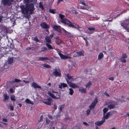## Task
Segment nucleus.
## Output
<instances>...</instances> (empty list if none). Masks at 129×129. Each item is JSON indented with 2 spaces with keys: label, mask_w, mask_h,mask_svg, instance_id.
I'll list each match as a JSON object with an SVG mask.
<instances>
[{
  "label": "nucleus",
  "mask_w": 129,
  "mask_h": 129,
  "mask_svg": "<svg viewBox=\"0 0 129 129\" xmlns=\"http://www.w3.org/2000/svg\"><path fill=\"white\" fill-rule=\"evenodd\" d=\"M20 7L21 9V12L24 14H28L29 12H30V14H31L34 13L33 12L35 9L34 8L33 3L26 4L25 6L23 5H21Z\"/></svg>",
  "instance_id": "1"
},
{
  "label": "nucleus",
  "mask_w": 129,
  "mask_h": 129,
  "mask_svg": "<svg viewBox=\"0 0 129 129\" xmlns=\"http://www.w3.org/2000/svg\"><path fill=\"white\" fill-rule=\"evenodd\" d=\"M59 17L61 20V22L67 25L68 26L70 27H73L74 25L68 20L65 18L64 15L61 14H59Z\"/></svg>",
  "instance_id": "2"
},
{
  "label": "nucleus",
  "mask_w": 129,
  "mask_h": 129,
  "mask_svg": "<svg viewBox=\"0 0 129 129\" xmlns=\"http://www.w3.org/2000/svg\"><path fill=\"white\" fill-rule=\"evenodd\" d=\"M121 25L127 31L129 32V18L125 20Z\"/></svg>",
  "instance_id": "3"
},
{
  "label": "nucleus",
  "mask_w": 129,
  "mask_h": 129,
  "mask_svg": "<svg viewBox=\"0 0 129 129\" xmlns=\"http://www.w3.org/2000/svg\"><path fill=\"white\" fill-rule=\"evenodd\" d=\"M48 94L53 98L56 99H59L60 98V95L58 92H55V94L51 93V92H48Z\"/></svg>",
  "instance_id": "4"
},
{
  "label": "nucleus",
  "mask_w": 129,
  "mask_h": 129,
  "mask_svg": "<svg viewBox=\"0 0 129 129\" xmlns=\"http://www.w3.org/2000/svg\"><path fill=\"white\" fill-rule=\"evenodd\" d=\"M53 75L55 77H60L61 76V73L60 70L57 69H55L52 72Z\"/></svg>",
  "instance_id": "5"
},
{
  "label": "nucleus",
  "mask_w": 129,
  "mask_h": 129,
  "mask_svg": "<svg viewBox=\"0 0 129 129\" xmlns=\"http://www.w3.org/2000/svg\"><path fill=\"white\" fill-rule=\"evenodd\" d=\"M110 103V104L108 106V107L110 109L115 108V105L117 104L116 102H115L112 101H111Z\"/></svg>",
  "instance_id": "6"
},
{
  "label": "nucleus",
  "mask_w": 129,
  "mask_h": 129,
  "mask_svg": "<svg viewBox=\"0 0 129 129\" xmlns=\"http://www.w3.org/2000/svg\"><path fill=\"white\" fill-rule=\"evenodd\" d=\"M39 60L42 61H45L47 60H48L49 61L51 62H53L54 61V59L53 57H51L50 58H49L47 57H40L39 59Z\"/></svg>",
  "instance_id": "7"
},
{
  "label": "nucleus",
  "mask_w": 129,
  "mask_h": 129,
  "mask_svg": "<svg viewBox=\"0 0 129 129\" xmlns=\"http://www.w3.org/2000/svg\"><path fill=\"white\" fill-rule=\"evenodd\" d=\"M67 83L70 86L73 88H79V87L77 86L75 83L69 82V80L67 79H66Z\"/></svg>",
  "instance_id": "8"
},
{
  "label": "nucleus",
  "mask_w": 129,
  "mask_h": 129,
  "mask_svg": "<svg viewBox=\"0 0 129 129\" xmlns=\"http://www.w3.org/2000/svg\"><path fill=\"white\" fill-rule=\"evenodd\" d=\"M52 101H53L52 99L50 98H49L48 99L44 101H43V102L46 105H50Z\"/></svg>",
  "instance_id": "9"
},
{
  "label": "nucleus",
  "mask_w": 129,
  "mask_h": 129,
  "mask_svg": "<svg viewBox=\"0 0 129 129\" xmlns=\"http://www.w3.org/2000/svg\"><path fill=\"white\" fill-rule=\"evenodd\" d=\"M40 26L43 28L48 29L49 27L48 24L45 22H43L40 24Z\"/></svg>",
  "instance_id": "10"
},
{
  "label": "nucleus",
  "mask_w": 129,
  "mask_h": 129,
  "mask_svg": "<svg viewBox=\"0 0 129 129\" xmlns=\"http://www.w3.org/2000/svg\"><path fill=\"white\" fill-rule=\"evenodd\" d=\"M102 121H98L95 122V125L100 126L103 124V123L105 122V120L104 118H102Z\"/></svg>",
  "instance_id": "11"
},
{
  "label": "nucleus",
  "mask_w": 129,
  "mask_h": 129,
  "mask_svg": "<svg viewBox=\"0 0 129 129\" xmlns=\"http://www.w3.org/2000/svg\"><path fill=\"white\" fill-rule=\"evenodd\" d=\"M53 28L54 30L57 31L59 32H60L61 31V28L59 26L57 25H54L53 26Z\"/></svg>",
  "instance_id": "12"
},
{
  "label": "nucleus",
  "mask_w": 129,
  "mask_h": 129,
  "mask_svg": "<svg viewBox=\"0 0 129 129\" xmlns=\"http://www.w3.org/2000/svg\"><path fill=\"white\" fill-rule=\"evenodd\" d=\"M11 3L9 0H3V3L4 6H10L12 4Z\"/></svg>",
  "instance_id": "13"
},
{
  "label": "nucleus",
  "mask_w": 129,
  "mask_h": 129,
  "mask_svg": "<svg viewBox=\"0 0 129 129\" xmlns=\"http://www.w3.org/2000/svg\"><path fill=\"white\" fill-rule=\"evenodd\" d=\"M32 86L34 87L35 88H40L41 89V87L38 85L36 83L34 82H33L31 84Z\"/></svg>",
  "instance_id": "14"
},
{
  "label": "nucleus",
  "mask_w": 129,
  "mask_h": 129,
  "mask_svg": "<svg viewBox=\"0 0 129 129\" xmlns=\"http://www.w3.org/2000/svg\"><path fill=\"white\" fill-rule=\"evenodd\" d=\"M48 129H57L56 126L53 123H50L48 127Z\"/></svg>",
  "instance_id": "15"
},
{
  "label": "nucleus",
  "mask_w": 129,
  "mask_h": 129,
  "mask_svg": "<svg viewBox=\"0 0 129 129\" xmlns=\"http://www.w3.org/2000/svg\"><path fill=\"white\" fill-rule=\"evenodd\" d=\"M88 29L90 31L89 33L91 34L93 32V31L95 30V27H87Z\"/></svg>",
  "instance_id": "16"
},
{
  "label": "nucleus",
  "mask_w": 129,
  "mask_h": 129,
  "mask_svg": "<svg viewBox=\"0 0 129 129\" xmlns=\"http://www.w3.org/2000/svg\"><path fill=\"white\" fill-rule=\"evenodd\" d=\"M9 99V97L7 96V95L6 93H4L3 94V101L5 102L6 100H8Z\"/></svg>",
  "instance_id": "17"
},
{
  "label": "nucleus",
  "mask_w": 129,
  "mask_h": 129,
  "mask_svg": "<svg viewBox=\"0 0 129 129\" xmlns=\"http://www.w3.org/2000/svg\"><path fill=\"white\" fill-rule=\"evenodd\" d=\"M8 63L9 64H11L13 61V57L11 58H9L8 59Z\"/></svg>",
  "instance_id": "18"
},
{
  "label": "nucleus",
  "mask_w": 129,
  "mask_h": 129,
  "mask_svg": "<svg viewBox=\"0 0 129 129\" xmlns=\"http://www.w3.org/2000/svg\"><path fill=\"white\" fill-rule=\"evenodd\" d=\"M79 90L82 93H85L86 92V89L82 87L79 88Z\"/></svg>",
  "instance_id": "19"
},
{
  "label": "nucleus",
  "mask_w": 129,
  "mask_h": 129,
  "mask_svg": "<svg viewBox=\"0 0 129 129\" xmlns=\"http://www.w3.org/2000/svg\"><path fill=\"white\" fill-rule=\"evenodd\" d=\"M45 40H46V42L48 43H51V38L49 36H47L45 38Z\"/></svg>",
  "instance_id": "20"
},
{
  "label": "nucleus",
  "mask_w": 129,
  "mask_h": 129,
  "mask_svg": "<svg viewBox=\"0 0 129 129\" xmlns=\"http://www.w3.org/2000/svg\"><path fill=\"white\" fill-rule=\"evenodd\" d=\"M110 115V112H108L105 115H104L103 117L102 118H104L105 119H105H107L109 117Z\"/></svg>",
  "instance_id": "21"
},
{
  "label": "nucleus",
  "mask_w": 129,
  "mask_h": 129,
  "mask_svg": "<svg viewBox=\"0 0 129 129\" xmlns=\"http://www.w3.org/2000/svg\"><path fill=\"white\" fill-rule=\"evenodd\" d=\"M98 102V100L96 98L94 100V101L91 104L94 107Z\"/></svg>",
  "instance_id": "22"
},
{
  "label": "nucleus",
  "mask_w": 129,
  "mask_h": 129,
  "mask_svg": "<svg viewBox=\"0 0 129 129\" xmlns=\"http://www.w3.org/2000/svg\"><path fill=\"white\" fill-rule=\"evenodd\" d=\"M127 57H121L120 58L121 61L123 63H125L126 61V60L125 58Z\"/></svg>",
  "instance_id": "23"
},
{
  "label": "nucleus",
  "mask_w": 129,
  "mask_h": 129,
  "mask_svg": "<svg viewBox=\"0 0 129 129\" xmlns=\"http://www.w3.org/2000/svg\"><path fill=\"white\" fill-rule=\"evenodd\" d=\"M32 39L36 41V42H39V40L38 39L37 36L32 37Z\"/></svg>",
  "instance_id": "24"
},
{
  "label": "nucleus",
  "mask_w": 129,
  "mask_h": 129,
  "mask_svg": "<svg viewBox=\"0 0 129 129\" xmlns=\"http://www.w3.org/2000/svg\"><path fill=\"white\" fill-rule=\"evenodd\" d=\"M25 101V102L27 103L30 104L32 105L33 104V102H31L28 99H27Z\"/></svg>",
  "instance_id": "25"
},
{
  "label": "nucleus",
  "mask_w": 129,
  "mask_h": 129,
  "mask_svg": "<svg viewBox=\"0 0 129 129\" xmlns=\"http://www.w3.org/2000/svg\"><path fill=\"white\" fill-rule=\"evenodd\" d=\"M62 29L64 30L65 34L68 37H70L71 36V34L68 31H66L64 29L62 28Z\"/></svg>",
  "instance_id": "26"
},
{
  "label": "nucleus",
  "mask_w": 129,
  "mask_h": 129,
  "mask_svg": "<svg viewBox=\"0 0 129 129\" xmlns=\"http://www.w3.org/2000/svg\"><path fill=\"white\" fill-rule=\"evenodd\" d=\"M91 85V82L90 81H89V82H88V83L86 84V88H89L90 86Z\"/></svg>",
  "instance_id": "27"
},
{
  "label": "nucleus",
  "mask_w": 129,
  "mask_h": 129,
  "mask_svg": "<svg viewBox=\"0 0 129 129\" xmlns=\"http://www.w3.org/2000/svg\"><path fill=\"white\" fill-rule=\"evenodd\" d=\"M46 45L48 48L49 49H53V48L48 43H46Z\"/></svg>",
  "instance_id": "28"
},
{
  "label": "nucleus",
  "mask_w": 129,
  "mask_h": 129,
  "mask_svg": "<svg viewBox=\"0 0 129 129\" xmlns=\"http://www.w3.org/2000/svg\"><path fill=\"white\" fill-rule=\"evenodd\" d=\"M42 66L44 67L47 68H51V67L50 65L46 64H42Z\"/></svg>",
  "instance_id": "29"
},
{
  "label": "nucleus",
  "mask_w": 129,
  "mask_h": 129,
  "mask_svg": "<svg viewBox=\"0 0 129 129\" xmlns=\"http://www.w3.org/2000/svg\"><path fill=\"white\" fill-rule=\"evenodd\" d=\"M55 9H49V12L50 13L52 14H55Z\"/></svg>",
  "instance_id": "30"
},
{
  "label": "nucleus",
  "mask_w": 129,
  "mask_h": 129,
  "mask_svg": "<svg viewBox=\"0 0 129 129\" xmlns=\"http://www.w3.org/2000/svg\"><path fill=\"white\" fill-rule=\"evenodd\" d=\"M108 111V109L107 108H104L103 110V111L104 112V115H105V113Z\"/></svg>",
  "instance_id": "31"
},
{
  "label": "nucleus",
  "mask_w": 129,
  "mask_h": 129,
  "mask_svg": "<svg viewBox=\"0 0 129 129\" xmlns=\"http://www.w3.org/2000/svg\"><path fill=\"white\" fill-rule=\"evenodd\" d=\"M67 77L68 78V79L69 80L70 79H72L71 80H73V79H72V78L73 77L72 76L70 75L69 74H67Z\"/></svg>",
  "instance_id": "32"
},
{
  "label": "nucleus",
  "mask_w": 129,
  "mask_h": 129,
  "mask_svg": "<svg viewBox=\"0 0 129 129\" xmlns=\"http://www.w3.org/2000/svg\"><path fill=\"white\" fill-rule=\"evenodd\" d=\"M39 8H41L42 10H43L44 9V8L42 5L41 2H40L39 3Z\"/></svg>",
  "instance_id": "33"
},
{
  "label": "nucleus",
  "mask_w": 129,
  "mask_h": 129,
  "mask_svg": "<svg viewBox=\"0 0 129 129\" xmlns=\"http://www.w3.org/2000/svg\"><path fill=\"white\" fill-rule=\"evenodd\" d=\"M81 37H83V39L85 41V42L86 43V45L87 46H88V42H87V39H88V38H85L84 37H83V36H81Z\"/></svg>",
  "instance_id": "34"
},
{
  "label": "nucleus",
  "mask_w": 129,
  "mask_h": 129,
  "mask_svg": "<svg viewBox=\"0 0 129 129\" xmlns=\"http://www.w3.org/2000/svg\"><path fill=\"white\" fill-rule=\"evenodd\" d=\"M69 90L70 91L69 92V94H70L71 95H72L73 93H74V91L73 89L71 88H70L69 89Z\"/></svg>",
  "instance_id": "35"
},
{
  "label": "nucleus",
  "mask_w": 129,
  "mask_h": 129,
  "mask_svg": "<svg viewBox=\"0 0 129 129\" xmlns=\"http://www.w3.org/2000/svg\"><path fill=\"white\" fill-rule=\"evenodd\" d=\"M10 98L11 100H12L13 101H14L15 100V96L14 95H11L10 96Z\"/></svg>",
  "instance_id": "36"
},
{
  "label": "nucleus",
  "mask_w": 129,
  "mask_h": 129,
  "mask_svg": "<svg viewBox=\"0 0 129 129\" xmlns=\"http://www.w3.org/2000/svg\"><path fill=\"white\" fill-rule=\"evenodd\" d=\"M3 67L4 69H7L9 68V66L5 63L4 64Z\"/></svg>",
  "instance_id": "37"
},
{
  "label": "nucleus",
  "mask_w": 129,
  "mask_h": 129,
  "mask_svg": "<svg viewBox=\"0 0 129 129\" xmlns=\"http://www.w3.org/2000/svg\"><path fill=\"white\" fill-rule=\"evenodd\" d=\"M80 56H84V53L82 52H79L77 53Z\"/></svg>",
  "instance_id": "38"
},
{
  "label": "nucleus",
  "mask_w": 129,
  "mask_h": 129,
  "mask_svg": "<svg viewBox=\"0 0 129 129\" xmlns=\"http://www.w3.org/2000/svg\"><path fill=\"white\" fill-rule=\"evenodd\" d=\"M63 106L60 105L59 106V112H60L62 110V109L63 108Z\"/></svg>",
  "instance_id": "39"
},
{
  "label": "nucleus",
  "mask_w": 129,
  "mask_h": 129,
  "mask_svg": "<svg viewBox=\"0 0 129 129\" xmlns=\"http://www.w3.org/2000/svg\"><path fill=\"white\" fill-rule=\"evenodd\" d=\"M80 3L81 4H82L85 6H86V4L84 2V0H81L80 2Z\"/></svg>",
  "instance_id": "40"
},
{
  "label": "nucleus",
  "mask_w": 129,
  "mask_h": 129,
  "mask_svg": "<svg viewBox=\"0 0 129 129\" xmlns=\"http://www.w3.org/2000/svg\"><path fill=\"white\" fill-rule=\"evenodd\" d=\"M75 28L80 31L82 30V28L79 26H77V27H76Z\"/></svg>",
  "instance_id": "41"
},
{
  "label": "nucleus",
  "mask_w": 129,
  "mask_h": 129,
  "mask_svg": "<svg viewBox=\"0 0 129 129\" xmlns=\"http://www.w3.org/2000/svg\"><path fill=\"white\" fill-rule=\"evenodd\" d=\"M61 59H62L65 60L67 59H69V58H71L70 57H60Z\"/></svg>",
  "instance_id": "42"
},
{
  "label": "nucleus",
  "mask_w": 129,
  "mask_h": 129,
  "mask_svg": "<svg viewBox=\"0 0 129 129\" xmlns=\"http://www.w3.org/2000/svg\"><path fill=\"white\" fill-rule=\"evenodd\" d=\"M47 49L45 47H43L41 48V51H46L47 50Z\"/></svg>",
  "instance_id": "43"
},
{
  "label": "nucleus",
  "mask_w": 129,
  "mask_h": 129,
  "mask_svg": "<svg viewBox=\"0 0 129 129\" xmlns=\"http://www.w3.org/2000/svg\"><path fill=\"white\" fill-rule=\"evenodd\" d=\"M10 110L11 111H13L14 110V107L11 104L9 106Z\"/></svg>",
  "instance_id": "44"
},
{
  "label": "nucleus",
  "mask_w": 129,
  "mask_h": 129,
  "mask_svg": "<svg viewBox=\"0 0 129 129\" xmlns=\"http://www.w3.org/2000/svg\"><path fill=\"white\" fill-rule=\"evenodd\" d=\"M23 2L24 4H25V5L26 4H28V3H29L28 0H23Z\"/></svg>",
  "instance_id": "45"
},
{
  "label": "nucleus",
  "mask_w": 129,
  "mask_h": 129,
  "mask_svg": "<svg viewBox=\"0 0 129 129\" xmlns=\"http://www.w3.org/2000/svg\"><path fill=\"white\" fill-rule=\"evenodd\" d=\"M78 8H79L80 9L87 10V9H86V8H84V6L82 7L81 6H80L78 7Z\"/></svg>",
  "instance_id": "46"
},
{
  "label": "nucleus",
  "mask_w": 129,
  "mask_h": 129,
  "mask_svg": "<svg viewBox=\"0 0 129 129\" xmlns=\"http://www.w3.org/2000/svg\"><path fill=\"white\" fill-rule=\"evenodd\" d=\"M14 81L16 82H21V80L17 79L16 78L14 79Z\"/></svg>",
  "instance_id": "47"
},
{
  "label": "nucleus",
  "mask_w": 129,
  "mask_h": 129,
  "mask_svg": "<svg viewBox=\"0 0 129 129\" xmlns=\"http://www.w3.org/2000/svg\"><path fill=\"white\" fill-rule=\"evenodd\" d=\"M90 112V109L87 110L86 111L87 115H88L89 114Z\"/></svg>",
  "instance_id": "48"
},
{
  "label": "nucleus",
  "mask_w": 129,
  "mask_h": 129,
  "mask_svg": "<svg viewBox=\"0 0 129 129\" xmlns=\"http://www.w3.org/2000/svg\"><path fill=\"white\" fill-rule=\"evenodd\" d=\"M94 107H95L93 105H92L91 104L89 106V107L90 109H93L94 108Z\"/></svg>",
  "instance_id": "49"
},
{
  "label": "nucleus",
  "mask_w": 129,
  "mask_h": 129,
  "mask_svg": "<svg viewBox=\"0 0 129 129\" xmlns=\"http://www.w3.org/2000/svg\"><path fill=\"white\" fill-rule=\"evenodd\" d=\"M116 100L118 102H123L124 101V100H121L120 99H117Z\"/></svg>",
  "instance_id": "50"
},
{
  "label": "nucleus",
  "mask_w": 129,
  "mask_h": 129,
  "mask_svg": "<svg viewBox=\"0 0 129 129\" xmlns=\"http://www.w3.org/2000/svg\"><path fill=\"white\" fill-rule=\"evenodd\" d=\"M62 85L63 87H67V84L64 83H62Z\"/></svg>",
  "instance_id": "51"
},
{
  "label": "nucleus",
  "mask_w": 129,
  "mask_h": 129,
  "mask_svg": "<svg viewBox=\"0 0 129 129\" xmlns=\"http://www.w3.org/2000/svg\"><path fill=\"white\" fill-rule=\"evenodd\" d=\"M104 55L102 52H101L99 54L98 56H103Z\"/></svg>",
  "instance_id": "52"
},
{
  "label": "nucleus",
  "mask_w": 129,
  "mask_h": 129,
  "mask_svg": "<svg viewBox=\"0 0 129 129\" xmlns=\"http://www.w3.org/2000/svg\"><path fill=\"white\" fill-rule=\"evenodd\" d=\"M58 54H59V55L60 56H66L64 55H63L60 52H59Z\"/></svg>",
  "instance_id": "53"
},
{
  "label": "nucleus",
  "mask_w": 129,
  "mask_h": 129,
  "mask_svg": "<svg viewBox=\"0 0 129 129\" xmlns=\"http://www.w3.org/2000/svg\"><path fill=\"white\" fill-rule=\"evenodd\" d=\"M43 116L42 115L41 116L40 118V120L39 121V122H40V121H43Z\"/></svg>",
  "instance_id": "54"
},
{
  "label": "nucleus",
  "mask_w": 129,
  "mask_h": 129,
  "mask_svg": "<svg viewBox=\"0 0 129 129\" xmlns=\"http://www.w3.org/2000/svg\"><path fill=\"white\" fill-rule=\"evenodd\" d=\"M50 121L49 119L47 118L46 119V122L48 124L50 122Z\"/></svg>",
  "instance_id": "55"
},
{
  "label": "nucleus",
  "mask_w": 129,
  "mask_h": 129,
  "mask_svg": "<svg viewBox=\"0 0 129 129\" xmlns=\"http://www.w3.org/2000/svg\"><path fill=\"white\" fill-rule=\"evenodd\" d=\"M16 52H14L13 53H12V56H15L16 55Z\"/></svg>",
  "instance_id": "56"
},
{
  "label": "nucleus",
  "mask_w": 129,
  "mask_h": 129,
  "mask_svg": "<svg viewBox=\"0 0 129 129\" xmlns=\"http://www.w3.org/2000/svg\"><path fill=\"white\" fill-rule=\"evenodd\" d=\"M3 18V17L2 16H0V22H1L2 21V19Z\"/></svg>",
  "instance_id": "57"
},
{
  "label": "nucleus",
  "mask_w": 129,
  "mask_h": 129,
  "mask_svg": "<svg viewBox=\"0 0 129 129\" xmlns=\"http://www.w3.org/2000/svg\"><path fill=\"white\" fill-rule=\"evenodd\" d=\"M62 83H61L60 84V85H59V88H62Z\"/></svg>",
  "instance_id": "58"
},
{
  "label": "nucleus",
  "mask_w": 129,
  "mask_h": 129,
  "mask_svg": "<svg viewBox=\"0 0 129 129\" xmlns=\"http://www.w3.org/2000/svg\"><path fill=\"white\" fill-rule=\"evenodd\" d=\"M23 80V82H24L25 84L28 83L29 82V81H26Z\"/></svg>",
  "instance_id": "59"
},
{
  "label": "nucleus",
  "mask_w": 129,
  "mask_h": 129,
  "mask_svg": "<svg viewBox=\"0 0 129 129\" xmlns=\"http://www.w3.org/2000/svg\"><path fill=\"white\" fill-rule=\"evenodd\" d=\"M114 79V77H111L109 78V80H111V81H113Z\"/></svg>",
  "instance_id": "60"
},
{
  "label": "nucleus",
  "mask_w": 129,
  "mask_h": 129,
  "mask_svg": "<svg viewBox=\"0 0 129 129\" xmlns=\"http://www.w3.org/2000/svg\"><path fill=\"white\" fill-rule=\"evenodd\" d=\"M3 121L5 122H7V120L6 119L3 118Z\"/></svg>",
  "instance_id": "61"
},
{
  "label": "nucleus",
  "mask_w": 129,
  "mask_h": 129,
  "mask_svg": "<svg viewBox=\"0 0 129 129\" xmlns=\"http://www.w3.org/2000/svg\"><path fill=\"white\" fill-rule=\"evenodd\" d=\"M53 107L55 109V110L57 109V106L55 105H54Z\"/></svg>",
  "instance_id": "62"
},
{
  "label": "nucleus",
  "mask_w": 129,
  "mask_h": 129,
  "mask_svg": "<svg viewBox=\"0 0 129 129\" xmlns=\"http://www.w3.org/2000/svg\"><path fill=\"white\" fill-rule=\"evenodd\" d=\"M58 41L59 42L58 43L57 42V41H56V42L57 43V44H59L60 43H61V41L60 40H58Z\"/></svg>",
  "instance_id": "63"
},
{
  "label": "nucleus",
  "mask_w": 129,
  "mask_h": 129,
  "mask_svg": "<svg viewBox=\"0 0 129 129\" xmlns=\"http://www.w3.org/2000/svg\"><path fill=\"white\" fill-rule=\"evenodd\" d=\"M50 38H51V39H52V37H53V34H51L49 36Z\"/></svg>",
  "instance_id": "64"
}]
</instances>
